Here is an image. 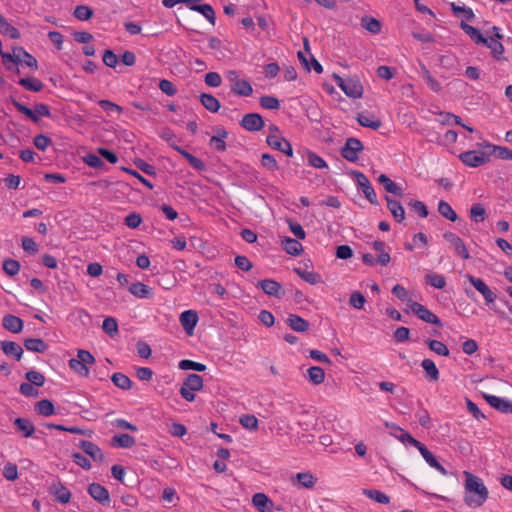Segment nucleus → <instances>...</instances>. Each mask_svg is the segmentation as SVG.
Instances as JSON below:
<instances>
[{
	"label": "nucleus",
	"instance_id": "338daca9",
	"mask_svg": "<svg viewBox=\"0 0 512 512\" xmlns=\"http://www.w3.org/2000/svg\"><path fill=\"white\" fill-rule=\"evenodd\" d=\"M102 329L109 336L113 337L118 333V324L113 317H107L102 323Z\"/></svg>",
	"mask_w": 512,
	"mask_h": 512
},
{
	"label": "nucleus",
	"instance_id": "7c9ffc66",
	"mask_svg": "<svg viewBox=\"0 0 512 512\" xmlns=\"http://www.w3.org/2000/svg\"><path fill=\"white\" fill-rule=\"evenodd\" d=\"M23 345L27 350L37 353H44L48 349V344L41 338H27Z\"/></svg>",
	"mask_w": 512,
	"mask_h": 512
},
{
	"label": "nucleus",
	"instance_id": "680f3d73",
	"mask_svg": "<svg viewBox=\"0 0 512 512\" xmlns=\"http://www.w3.org/2000/svg\"><path fill=\"white\" fill-rule=\"evenodd\" d=\"M407 206L422 218H426L429 214L427 206L420 200L411 199L407 202Z\"/></svg>",
	"mask_w": 512,
	"mask_h": 512
},
{
	"label": "nucleus",
	"instance_id": "7ed1b4c3",
	"mask_svg": "<svg viewBox=\"0 0 512 512\" xmlns=\"http://www.w3.org/2000/svg\"><path fill=\"white\" fill-rule=\"evenodd\" d=\"M351 174L353 175L357 186L362 190V193L364 194L365 198L372 205H378L379 202L377 199V195L367 176L364 173L357 170L352 171Z\"/></svg>",
	"mask_w": 512,
	"mask_h": 512
},
{
	"label": "nucleus",
	"instance_id": "4c0bfd02",
	"mask_svg": "<svg viewBox=\"0 0 512 512\" xmlns=\"http://www.w3.org/2000/svg\"><path fill=\"white\" fill-rule=\"evenodd\" d=\"M470 219L475 223L484 222L487 218V212L482 203H475L469 210Z\"/></svg>",
	"mask_w": 512,
	"mask_h": 512
},
{
	"label": "nucleus",
	"instance_id": "e433bc0d",
	"mask_svg": "<svg viewBox=\"0 0 512 512\" xmlns=\"http://www.w3.org/2000/svg\"><path fill=\"white\" fill-rule=\"evenodd\" d=\"M252 503L260 512L271 510L272 501L264 493L254 494L252 497Z\"/></svg>",
	"mask_w": 512,
	"mask_h": 512
},
{
	"label": "nucleus",
	"instance_id": "72a5a7b5",
	"mask_svg": "<svg viewBox=\"0 0 512 512\" xmlns=\"http://www.w3.org/2000/svg\"><path fill=\"white\" fill-rule=\"evenodd\" d=\"M0 33L8 36L11 39H19L21 37L20 31L8 23L6 18L0 13Z\"/></svg>",
	"mask_w": 512,
	"mask_h": 512
},
{
	"label": "nucleus",
	"instance_id": "c756f323",
	"mask_svg": "<svg viewBox=\"0 0 512 512\" xmlns=\"http://www.w3.org/2000/svg\"><path fill=\"white\" fill-rule=\"evenodd\" d=\"M282 245L286 253L292 256H299L303 251L302 244L297 239L284 237Z\"/></svg>",
	"mask_w": 512,
	"mask_h": 512
},
{
	"label": "nucleus",
	"instance_id": "423d86ee",
	"mask_svg": "<svg viewBox=\"0 0 512 512\" xmlns=\"http://www.w3.org/2000/svg\"><path fill=\"white\" fill-rule=\"evenodd\" d=\"M409 308L410 310L418 316L422 321L436 325L438 327H442V321L440 318L435 315L433 312H431L428 308L423 306L420 303L414 302L412 300L409 301Z\"/></svg>",
	"mask_w": 512,
	"mask_h": 512
},
{
	"label": "nucleus",
	"instance_id": "5fc2aeb1",
	"mask_svg": "<svg viewBox=\"0 0 512 512\" xmlns=\"http://www.w3.org/2000/svg\"><path fill=\"white\" fill-rule=\"evenodd\" d=\"M450 7L455 16L458 17V16H460V14H462L463 18L466 21H472L475 17L473 10L469 7L459 6V5H456L454 2L450 3Z\"/></svg>",
	"mask_w": 512,
	"mask_h": 512
},
{
	"label": "nucleus",
	"instance_id": "20e7f679",
	"mask_svg": "<svg viewBox=\"0 0 512 512\" xmlns=\"http://www.w3.org/2000/svg\"><path fill=\"white\" fill-rule=\"evenodd\" d=\"M363 149L364 145L359 139L349 137L346 139L340 153L345 160L355 163L359 159L358 153L363 151Z\"/></svg>",
	"mask_w": 512,
	"mask_h": 512
},
{
	"label": "nucleus",
	"instance_id": "69168bd1",
	"mask_svg": "<svg viewBox=\"0 0 512 512\" xmlns=\"http://www.w3.org/2000/svg\"><path fill=\"white\" fill-rule=\"evenodd\" d=\"M25 378L27 379V381L29 383H31L37 387H41L45 383V376L42 373L35 371V370H30V371L26 372Z\"/></svg>",
	"mask_w": 512,
	"mask_h": 512
},
{
	"label": "nucleus",
	"instance_id": "58836bf2",
	"mask_svg": "<svg viewBox=\"0 0 512 512\" xmlns=\"http://www.w3.org/2000/svg\"><path fill=\"white\" fill-rule=\"evenodd\" d=\"M385 425H386V427L393 428L399 432V434H394V436L402 443L410 444L415 447V444H417L419 442L410 433L406 432L405 430L396 426L395 424H389L388 422H386Z\"/></svg>",
	"mask_w": 512,
	"mask_h": 512
},
{
	"label": "nucleus",
	"instance_id": "a18cd8bd",
	"mask_svg": "<svg viewBox=\"0 0 512 512\" xmlns=\"http://www.w3.org/2000/svg\"><path fill=\"white\" fill-rule=\"evenodd\" d=\"M35 410L39 415L48 417L55 413L53 403L48 399H42L35 404Z\"/></svg>",
	"mask_w": 512,
	"mask_h": 512
},
{
	"label": "nucleus",
	"instance_id": "79ce46f5",
	"mask_svg": "<svg viewBox=\"0 0 512 512\" xmlns=\"http://www.w3.org/2000/svg\"><path fill=\"white\" fill-rule=\"evenodd\" d=\"M437 210L442 217L452 222H456L458 220L457 213L453 210L452 206L444 200L439 201Z\"/></svg>",
	"mask_w": 512,
	"mask_h": 512
},
{
	"label": "nucleus",
	"instance_id": "f257e3e1",
	"mask_svg": "<svg viewBox=\"0 0 512 512\" xmlns=\"http://www.w3.org/2000/svg\"><path fill=\"white\" fill-rule=\"evenodd\" d=\"M464 476L465 504L471 508L482 506L489 496V491L484 485L483 480L468 471H464Z\"/></svg>",
	"mask_w": 512,
	"mask_h": 512
},
{
	"label": "nucleus",
	"instance_id": "6e6d98bb",
	"mask_svg": "<svg viewBox=\"0 0 512 512\" xmlns=\"http://www.w3.org/2000/svg\"><path fill=\"white\" fill-rule=\"evenodd\" d=\"M93 14V9L87 5H78L73 11V16L80 21L90 20Z\"/></svg>",
	"mask_w": 512,
	"mask_h": 512
},
{
	"label": "nucleus",
	"instance_id": "774afa93",
	"mask_svg": "<svg viewBox=\"0 0 512 512\" xmlns=\"http://www.w3.org/2000/svg\"><path fill=\"white\" fill-rule=\"evenodd\" d=\"M239 423L248 430H256L258 428V419L251 414H244L240 417Z\"/></svg>",
	"mask_w": 512,
	"mask_h": 512
},
{
	"label": "nucleus",
	"instance_id": "4be33fe9",
	"mask_svg": "<svg viewBox=\"0 0 512 512\" xmlns=\"http://www.w3.org/2000/svg\"><path fill=\"white\" fill-rule=\"evenodd\" d=\"M482 147L488 149L489 157L493 154L503 160H512V150L504 146L493 145L488 142L481 144Z\"/></svg>",
	"mask_w": 512,
	"mask_h": 512
},
{
	"label": "nucleus",
	"instance_id": "a211bd4d",
	"mask_svg": "<svg viewBox=\"0 0 512 512\" xmlns=\"http://www.w3.org/2000/svg\"><path fill=\"white\" fill-rule=\"evenodd\" d=\"M198 319V314L194 310H186L180 315V323L188 334H192Z\"/></svg>",
	"mask_w": 512,
	"mask_h": 512
},
{
	"label": "nucleus",
	"instance_id": "6e6552de",
	"mask_svg": "<svg viewBox=\"0 0 512 512\" xmlns=\"http://www.w3.org/2000/svg\"><path fill=\"white\" fill-rule=\"evenodd\" d=\"M240 125L249 132H257L263 129L265 123L260 114L247 113L242 117Z\"/></svg>",
	"mask_w": 512,
	"mask_h": 512
},
{
	"label": "nucleus",
	"instance_id": "a19ab883",
	"mask_svg": "<svg viewBox=\"0 0 512 512\" xmlns=\"http://www.w3.org/2000/svg\"><path fill=\"white\" fill-rule=\"evenodd\" d=\"M129 292L138 298H150L151 288L141 282H135L129 287Z\"/></svg>",
	"mask_w": 512,
	"mask_h": 512
},
{
	"label": "nucleus",
	"instance_id": "c9c22d12",
	"mask_svg": "<svg viewBox=\"0 0 512 512\" xmlns=\"http://www.w3.org/2000/svg\"><path fill=\"white\" fill-rule=\"evenodd\" d=\"M231 92L239 96H250L253 92L252 85L249 81L245 79H241L240 81H236L234 84L230 86Z\"/></svg>",
	"mask_w": 512,
	"mask_h": 512
},
{
	"label": "nucleus",
	"instance_id": "c85d7f7f",
	"mask_svg": "<svg viewBox=\"0 0 512 512\" xmlns=\"http://www.w3.org/2000/svg\"><path fill=\"white\" fill-rule=\"evenodd\" d=\"M378 182L383 185L384 189L391 194L396 196H403V189L392 181L387 175L381 174L378 177Z\"/></svg>",
	"mask_w": 512,
	"mask_h": 512
},
{
	"label": "nucleus",
	"instance_id": "5701e85b",
	"mask_svg": "<svg viewBox=\"0 0 512 512\" xmlns=\"http://www.w3.org/2000/svg\"><path fill=\"white\" fill-rule=\"evenodd\" d=\"M2 326L12 333H20L23 329V320L18 316L8 314L3 317Z\"/></svg>",
	"mask_w": 512,
	"mask_h": 512
},
{
	"label": "nucleus",
	"instance_id": "ea45409f",
	"mask_svg": "<svg viewBox=\"0 0 512 512\" xmlns=\"http://www.w3.org/2000/svg\"><path fill=\"white\" fill-rule=\"evenodd\" d=\"M461 29L469 35V37L476 43L482 44L485 43V37L482 35L479 29L465 23L464 21L460 24Z\"/></svg>",
	"mask_w": 512,
	"mask_h": 512
},
{
	"label": "nucleus",
	"instance_id": "4468645a",
	"mask_svg": "<svg viewBox=\"0 0 512 512\" xmlns=\"http://www.w3.org/2000/svg\"><path fill=\"white\" fill-rule=\"evenodd\" d=\"M415 448L418 449L420 454L423 456L425 461L433 468L437 469L442 475H447L448 471L445 469V467L438 462L436 457L430 452L427 447L421 443L420 441L415 444Z\"/></svg>",
	"mask_w": 512,
	"mask_h": 512
},
{
	"label": "nucleus",
	"instance_id": "6ab92c4d",
	"mask_svg": "<svg viewBox=\"0 0 512 512\" xmlns=\"http://www.w3.org/2000/svg\"><path fill=\"white\" fill-rule=\"evenodd\" d=\"M385 200L387 202V208L392 214L395 221H397L398 223H402L405 219V210L402 204L399 201L392 199L387 195L385 196Z\"/></svg>",
	"mask_w": 512,
	"mask_h": 512
},
{
	"label": "nucleus",
	"instance_id": "39448f33",
	"mask_svg": "<svg viewBox=\"0 0 512 512\" xmlns=\"http://www.w3.org/2000/svg\"><path fill=\"white\" fill-rule=\"evenodd\" d=\"M459 159L462 161L463 164L469 167L476 168L487 163L490 158L488 149H485L484 151H465L459 155Z\"/></svg>",
	"mask_w": 512,
	"mask_h": 512
},
{
	"label": "nucleus",
	"instance_id": "052dcab7",
	"mask_svg": "<svg viewBox=\"0 0 512 512\" xmlns=\"http://www.w3.org/2000/svg\"><path fill=\"white\" fill-rule=\"evenodd\" d=\"M356 119L361 126L371 128L373 130L379 129L382 125V122L379 119L372 120L368 116L361 113L357 115Z\"/></svg>",
	"mask_w": 512,
	"mask_h": 512
},
{
	"label": "nucleus",
	"instance_id": "de8ad7c7",
	"mask_svg": "<svg viewBox=\"0 0 512 512\" xmlns=\"http://www.w3.org/2000/svg\"><path fill=\"white\" fill-rule=\"evenodd\" d=\"M111 381L116 387L122 390H129L132 387L130 378L121 372L114 373L111 376Z\"/></svg>",
	"mask_w": 512,
	"mask_h": 512
},
{
	"label": "nucleus",
	"instance_id": "cd10ccee",
	"mask_svg": "<svg viewBox=\"0 0 512 512\" xmlns=\"http://www.w3.org/2000/svg\"><path fill=\"white\" fill-rule=\"evenodd\" d=\"M135 443V438L127 433L117 434L111 440L112 446L118 448H131Z\"/></svg>",
	"mask_w": 512,
	"mask_h": 512
},
{
	"label": "nucleus",
	"instance_id": "8fccbe9b",
	"mask_svg": "<svg viewBox=\"0 0 512 512\" xmlns=\"http://www.w3.org/2000/svg\"><path fill=\"white\" fill-rule=\"evenodd\" d=\"M425 343L428 345L429 349L434 353L440 356H449V349L443 342L434 339H426Z\"/></svg>",
	"mask_w": 512,
	"mask_h": 512
},
{
	"label": "nucleus",
	"instance_id": "0e129e2a",
	"mask_svg": "<svg viewBox=\"0 0 512 512\" xmlns=\"http://www.w3.org/2000/svg\"><path fill=\"white\" fill-rule=\"evenodd\" d=\"M261 165L267 170L274 172L279 169V165L275 157L269 153H264L261 156Z\"/></svg>",
	"mask_w": 512,
	"mask_h": 512
},
{
	"label": "nucleus",
	"instance_id": "2eb2a0df",
	"mask_svg": "<svg viewBox=\"0 0 512 512\" xmlns=\"http://www.w3.org/2000/svg\"><path fill=\"white\" fill-rule=\"evenodd\" d=\"M170 147L177 151L179 154H181L188 161L189 165L193 167L195 170L201 172L206 169V165L201 159L197 158L196 156L189 153L182 147L178 146L176 143H170Z\"/></svg>",
	"mask_w": 512,
	"mask_h": 512
},
{
	"label": "nucleus",
	"instance_id": "393cba45",
	"mask_svg": "<svg viewBox=\"0 0 512 512\" xmlns=\"http://www.w3.org/2000/svg\"><path fill=\"white\" fill-rule=\"evenodd\" d=\"M288 326L296 332H305L309 329V322L296 314H290L287 318Z\"/></svg>",
	"mask_w": 512,
	"mask_h": 512
},
{
	"label": "nucleus",
	"instance_id": "37998d69",
	"mask_svg": "<svg viewBox=\"0 0 512 512\" xmlns=\"http://www.w3.org/2000/svg\"><path fill=\"white\" fill-rule=\"evenodd\" d=\"M421 367L426 372L427 377L429 378L430 381L439 380V370L433 360L428 358L422 360Z\"/></svg>",
	"mask_w": 512,
	"mask_h": 512
},
{
	"label": "nucleus",
	"instance_id": "aec40b11",
	"mask_svg": "<svg viewBox=\"0 0 512 512\" xmlns=\"http://www.w3.org/2000/svg\"><path fill=\"white\" fill-rule=\"evenodd\" d=\"M481 45L490 49L491 55L495 60H507L505 57H503L504 46L499 40L485 37V43H482Z\"/></svg>",
	"mask_w": 512,
	"mask_h": 512
},
{
	"label": "nucleus",
	"instance_id": "bb28decb",
	"mask_svg": "<svg viewBox=\"0 0 512 512\" xmlns=\"http://www.w3.org/2000/svg\"><path fill=\"white\" fill-rule=\"evenodd\" d=\"M201 104L212 113H217L221 107L219 100L211 94L201 93L199 95Z\"/></svg>",
	"mask_w": 512,
	"mask_h": 512
},
{
	"label": "nucleus",
	"instance_id": "412c9836",
	"mask_svg": "<svg viewBox=\"0 0 512 512\" xmlns=\"http://www.w3.org/2000/svg\"><path fill=\"white\" fill-rule=\"evenodd\" d=\"M1 350L7 356L14 357L17 361L22 358L23 348L14 341L4 340L0 342Z\"/></svg>",
	"mask_w": 512,
	"mask_h": 512
},
{
	"label": "nucleus",
	"instance_id": "473e14b6",
	"mask_svg": "<svg viewBox=\"0 0 512 512\" xmlns=\"http://www.w3.org/2000/svg\"><path fill=\"white\" fill-rule=\"evenodd\" d=\"M293 271L305 282L311 285H317L322 282L321 275L313 271L303 270L299 267H295Z\"/></svg>",
	"mask_w": 512,
	"mask_h": 512
},
{
	"label": "nucleus",
	"instance_id": "f8f14e48",
	"mask_svg": "<svg viewBox=\"0 0 512 512\" xmlns=\"http://www.w3.org/2000/svg\"><path fill=\"white\" fill-rule=\"evenodd\" d=\"M487 403L497 411L504 414H512V402L495 395L483 394Z\"/></svg>",
	"mask_w": 512,
	"mask_h": 512
},
{
	"label": "nucleus",
	"instance_id": "f03ea898",
	"mask_svg": "<svg viewBox=\"0 0 512 512\" xmlns=\"http://www.w3.org/2000/svg\"><path fill=\"white\" fill-rule=\"evenodd\" d=\"M95 362V357L88 350L79 349L77 351V358H71L68 364L70 369L79 376L88 377L90 374L88 365H92Z\"/></svg>",
	"mask_w": 512,
	"mask_h": 512
},
{
	"label": "nucleus",
	"instance_id": "49530a36",
	"mask_svg": "<svg viewBox=\"0 0 512 512\" xmlns=\"http://www.w3.org/2000/svg\"><path fill=\"white\" fill-rule=\"evenodd\" d=\"M18 83L26 90L33 92H39L44 88V84L39 79L33 77L21 78Z\"/></svg>",
	"mask_w": 512,
	"mask_h": 512
},
{
	"label": "nucleus",
	"instance_id": "f704fd0d",
	"mask_svg": "<svg viewBox=\"0 0 512 512\" xmlns=\"http://www.w3.org/2000/svg\"><path fill=\"white\" fill-rule=\"evenodd\" d=\"M52 493L55 497V500L60 502L61 504H66L71 499V492L66 487H64L60 482L52 486Z\"/></svg>",
	"mask_w": 512,
	"mask_h": 512
},
{
	"label": "nucleus",
	"instance_id": "3c124183",
	"mask_svg": "<svg viewBox=\"0 0 512 512\" xmlns=\"http://www.w3.org/2000/svg\"><path fill=\"white\" fill-rule=\"evenodd\" d=\"M361 25L363 28H365L367 31L373 34H378L381 31L380 21L373 17L364 16L361 19Z\"/></svg>",
	"mask_w": 512,
	"mask_h": 512
},
{
	"label": "nucleus",
	"instance_id": "603ef678",
	"mask_svg": "<svg viewBox=\"0 0 512 512\" xmlns=\"http://www.w3.org/2000/svg\"><path fill=\"white\" fill-rule=\"evenodd\" d=\"M183 385L189 388L191 391H200L203 388V379L198 374H189L186 377Z\"/></svg>",
	"mask_w": 512,
	"mask_h": 512
},
{
	"label": "nucleus",
	"instance_id": "e2e57ef3",
	"mask_svg": "<svg viewBox=\"0 0 512 512\" xmlns=\"http://www.w3.org/2000/svg\"><path fill=\"white\" fill-rule=\"evenodd\" d=\"M425 280L431 286L437 289H443L446 285V280L444 276L436 273H428L425 276Z\"/></svg>",
	"mask_w": 512,
	"mask_h": 512
},
{
	"label": "nucleus",
	"instance_id": "864d4df0",
	"mask_svg": "<svg viewBox=\"0 0 512 512\" xmlns=\"http://www.w3.org/2000/svg\"><path fill=\"white\" fill-rule=\"evenodd\" d=\"M363 494L380 504H388L390 502L389 496L381 492L380 490L364 489Z\"/></svg>",
	"mask_w": 512,
	"mask_h": 512
},
{
	"label": "nucleus",
	"instance_id": "dca6fc26",
	"mask_svg": "<svg viewBox=\"0 0 512 512\" xmlns=\"http://www.w3.org/2000/svg\"><path fill=\"white\" fill-rule=\"evenodd\" d=\"M257 287L261 288L267 295L274 296L276 298H281L284 294L281 291L282 289L280 283L273 279L260 280L257 283Z\"/></svg>",
	"mask_w": 512,
	"mask_h": 512
},
{
	"label": "nucleus",
	"instance_id": "9d476101",
	"mask_svg": "<svg viewBox=\"0 0 512 512\" xmlns=\"http://www.w3.org/2000/svg\"><path fill=\"white\" fill-rule=\"evenodd\" d=\"M266 142L271 148L283 152L288 157L293 156L292 145L285 138L277 135H268L266 138Z\"/></svg>",
	"mask_w": 512,
	"mask_h": 512
},
{
	"label": "nucleus",
	"instance_id": "1a4fd4ad",
	"mask_svg": "<svg viewBox=\"0 0 512 512\" xmlns=\"http://www.w3.org/2000/svg\"><path fill=\"white\" fill-rule=\"evenodd\" d=\"M445 240H447L454 248L455 253L463 259H469L470 254L464 243V241L453 232H445L443 234Z\"/></svg>",
	"mask_w": 512,
	"mask_h": 512
},
{
	"label": "nucleus",
	"instance_id": "4d7b16f0",
	"mask_svg": "<svg viewBox=\"0 0 512 512\" xmlns=\"http://www.w3.org/2000/svg\"><path fill=\"white\" fill-rule=\"evenodd\" d=\"M296 479L299 485L303 488H312L317 481V479L308 472L297 473Z\"/></svg>",
	"mask_w": 512,
	"mask_h": 512
},
{
	"label": "nucleus",
	"instance_id": "09e8293b",
	"mask_svg": "<svg viewBox=\"0 0 512 512\" xmlns=\"http://www.w3.org/2000/svg\"><path fill=\"white\" fill-rule=\"evenodd\" d=\"M11 103L17 109L18 112L24 114L31 121H33L34 123L39 122L40 118L35 113V109L32 110V109L28 108L27 106H25L24 104L20 103L19 101H17L14 98L11 99Z\"/></svg>",
	"mask_w": 512,
	"mask_h": 512
},
{
	"label": "nucleus",
	"instance_id": "bf43d9fd",
	"mask_svg": "<svg viewBox=\"0 0 512 512\" xmlns=\"http://www.w3.org/2000/svg\"><path fill=\"white\" fill-rule=\"evenodd\" d=\"M20 263L17 260L8 258L3 261L2 268L8 276H15L20 271Z\"/></svg>",
	"mask_w": 512,
	"mask_h": 512
},
{
	"label": "nucleus",
	"instance_id": "c03bdc74",
	"mask_svg": "<svg viewBox=\"0 0 512 512\" xmlns=\"http://www.w3.org/2000/svg\"><path fill=\"white\" fill-rule=\"evenodd\" d=\"M308 380L314 385H320L325 380L324 369L319 366H312L307 370Z\"/></svg>",
	"mask_w": 512,
	"mask_h": 512
},
{
	"label": "nucleus",
	"instance_id": "13d9d810",
	"mask_svg": "<svg viewBox=\"0 0 512 512\" xmlns=\"http://www.w3.org/2000/svg\"><path fill=\"white\" fill-rule=\"evenodd\" d=\"M259 104L262 108L268 110H278L280 108V102L275 96H261L259 99Z\"/></svg>",
	"mask_w": 512,
	"mask_h": 512
},
{
	"label": "nucleus",
	"instance_id": "0eeeda50",
	"mask_svg": "<svg viewBox=\"0 0 512 512\" xmlns=\"http://www.w3.org/2000/svg\"><path fill=\"white\" fill-rule=\"evenodd\" d=\"M467 280L470 284L484 297L487 304L493 303L496 299V294L487 286V284L481 279L471 274L466 275Z\"/></svg>",
	"mask_w": 512,
	"mask_h": 512
},
{
	"label": "nucleus",
	"instance_id": "9b49d317",
	"mask_svg": "<svg viewBox=\"0 0 512 512\" xmlns=\"http://www.w3.org/2000/svg\"><path fill=\"white\" fill-rule=\"evenodd\" d=\"M341 90L345 93L346 96L353 99H358L362 97L364 88L357 77H349L346 79V82Z\"/></svg>",
	"mask_w": 512,
	"mask_h": 512
},
{
	"label": "nucleus",
	"instance_id": "b1692460",
	"mask_svg": "<svg viewBox=\"0 0 512 512\" xmlns=\"http://www.w3.org/2000/svg\"><path fill=\"white\" fill-rule=\"evenodd\" d=\"M14 425L17 431L20 432L25 438L31 437L35 432L33 423L27 418H16L14 420Z\"/></svg>",
	"mask_w": 512,
	"mask_h": 512
},
{
	"label": "nucleus",
	"instance_id": "2f4dec72",
	"mask_svg": "<svg viewBox=\"0 0 512 512\" xmlns=\"http://www.w3.org/2000/svg\"><path fill=\"white\" fill-rule=\"evenodd\" d=\"M190 9L202 14L212 25H215L216 15L213 7L210 4H193Z\"/></svg>",
	"mask_w": 512,
	"mask_h": 512
},
{
	"label": "nucleus",
	"instance_id": "a878e982",
	"mask_svg": "<svg viewBox=\"0 0 512 512\" xmlns=\"http://www.w3.org/2000/svg\"><path fill=\"white\" fill-rule=\"evenodd\" d=\"M228 137V132L225 129H218L217 135H214L209 140V145L216 151L223 152L226 150L225 139Z\"/></svg>",
	"mask_w": 512,
	"mask_h": 512
},
{
	"label": "nucleus",
	"instance_id": "f3484780",
	"mask_svg": "<svg viewBox=\"0 0 512 512\" xmlns=\"http://www.w3.org/2000/svg\"><path fill=\"white\" fill-rule=\"evenodd\" d=\"M79 448L87 455H89L94 461L102 462L104 460V454L98 445L88 440H80L78 444Z\"/></svg>",
	"mask_w": 512,
	"mask_h": 512
},
{
	"label": "nucleus",
	"instance_id": "ddd939ff",
	"mask_svg": "<svg viewBox=\"0 0 512 512\" xmlns=\"http://www.w3.org/2000/svg\"><path fill=\"white\" fill-rule=\"evenodd\" d=\"M89 495L101 505H109L110 496L108 490L99 483H91L87 489Z\"/></svg>",
	"mask_w": 512,
	"mask_h": 512
}]
</instances>
